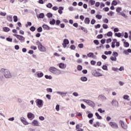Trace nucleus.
Returning a JSON list of instances; mask_svg holds the SVG:
<instances>
[{"label": "nucleus", "instance_id": "1", "mask_svg": "<svg viewBox=\"0 0 131 131\" xmlns=\"http://www.w3.org/2000/svg\"><path fill=\"white\" fill-rule=\"evenodd\" d=\"M1 72L3 74L5 78H12L13 75L10 70L7 69L2 68L1 69Z\"/></svg>", "mask_w": 131, "mask_h": 131}, {"label": "nucleus", "instance_id": "2", "mask_svg": "<svg viewBox=\"0 0 131 131\" xmlns=\"http://www.w3.org/2000/svg\"><path fill=\"white\" fill-rule=\"evenodd\" d=\"M49 71L54 75H60L61 74V70L54 67H51L49 68Z\"/></svg>", "mask_w": 131, "mask_h": 131}, {"label": "nucleus", "instance_id": "3", "mask_svg": "<svg viewBox=\"0 0 131 131\" xmlns=\"http://www.w3.org/2000/svg\"><path fill=\"white\" fill-rule=\"evenodd\" d=\"M35 102L38 108H41L43 106V101L41 99H37L36 100Z\"/></svg>", "mask_w": 131, "mask_h": 131}, {"label": "nucleus", "instance_id": "4", "mask_svg": "<svg viewBox=\"0 0 131 131\" xmlns=\"http://www.w3.org/2000/svg\"><path fill=\"white\" fill-rule=\"evenodd\" d=\"M83 102H84L85 103H86L88 105L90 106V107H95V102L93 101H92L91 100H88V99H83Z\"/></svg>", "mask_w": 131, "mask_h": 131}, {"label": "nucleus", "instance_id": "5", "mask_svg": "<svg viewBox=\"0 0 131 131\" xmlns=\"http://www.w3.org/2000/svg\"><path fill=\"white\" fill-rule=\"evenodd\" d=\"M109 124L110 126L114 129H117V128H118V124L115 122H110Z\"/></svg>", "mask_w": 131, "mask_h": 131}, {"label": "nucleus", "instance_id": "6", "mask_svg": "<svg viewBox=\"0 0 131 131\" xmlns=\"http://www.w3.org/2000/svg\"><path fill=\"white\" fill-rule=\"evenodd\" d=\"M92 74L93 75H94V76H102V74H101V73L97 71L96 70H93L92 71Z\"/></svg>", "mask_w": 131, "mask_h": 131}, {"label": "nucleus", "instance_id": "7", "mask_svg": "<svg viewBox=\"0 0 131 131\" xmlns=\"http://www.w3.org/2000/svg\"><path fill=\"white\" fill-rule=\"evenodd\" d=\"M119 123H120L121 127L124 128V129H126V128H127V125H126L123 121L120 120Z\"/></svg>", "mask_w": 131, "mask_h": 131}, {"label": "nucleus", "instance_id": "8", "mask_svg": "<svg viewBox=\"0 0 131 131\" xmlns=\"http://www.w3.org/2000/svg\"><path fill=\"white\" fill-rule=\"evenodd\" d=\"M56 94H57L58 95H59V96H61V97H65V96H66L68 94L67 92H61V91H57Z\"/></svg>", "mask_w": 131, "mask_h": 131}, {"label": "nucleus", "instance_id": "9", "mask_svg": "<svg viewBox=\"0 0 131 131\" xmlns=\"http://www.w3.org/2000/svg\"><path fill=\"white\" fill-rule=\"evenodd\" d=\"M67 45H69V40L68 39H64L62 43L63 47L65 49L67 47Z\"/></svg>", "mask_w": 131, "mask_h": 131}, {"label": "nucleus", "instance_id": "10", "mask_svg": "<svg viewBox=\"0 0 131 131\" xmlns=\"http://www.w3.org/2000/svg\"><path fill=\"white\" fill-rule=\"evenodd\" d=\"M38 50L40 51V52H46L47 51V48H46V47H45V46L42 45H40V46H39L38 47Z\"/></svg>", "mask_w": 131, "mask_h": 131}, {"label": "nucleus", "instance_id": "11", "mask_svg": "<svg viewBox=\"0 0 131 131\" xmlns=\"http://www.w3.org/2000/svg\"><path fill=\"white\" fill-rule=\"evenodd\" d=\"M20 120L21 122H23V123H24L25 125H27L29 124V123L27 122V120H26V119H25V118L23 117L20 118Z\"/></svg>", "mask_w": 131, "mask_h": 131}, {"label": "nucleus", "instance_id": "12", "mask_svg": "<svg viewBox=\"0 0 131 131\" xmlns=\"http://www.w3.org/2000/svg\"><path fill=\"white\" fill-rule=\"evenodd\" d=\"M27 117L30 119V120H32L35 117L34 114L32 113H29L27 115Z\"/></svg>", "mask_w": 131, "mask_h": 131}, {"label": "nucleus", "instance_id": "13", "mask_svg": "<svg viewBox=\"0 0 131 131\" xmlns=\"http://www.w3.org/2000/svg\"><path fill=\"white\" fill-rule=\"evenodd\" d=\"M34 126H39V122L36 120H34L31 123Z\"/></svg>", "mask_w": 131, "mask_h": 131}, {"label": "nucleus", "instance_id": "14", "mask_svg": "<svg viewBox=\"0 0 131 131\" xmlns=\"http://www.w3.org/2000/svg\"><path fill=\"white\" fill-rule=\"evenodd\" d=\"M58 66L60 69H65L66 68V64H64V63H59Z\"/></svg>", "mask_w": 131, "mask_h": 131}, {"label": "nucleus", "instance_id": "15", "mask_svg": "<svg viewBox=\"0 0 131 131\" xmlns=\"http://www.w3.org/2000/svg\"><path fill=\"white\" fill-rule=\"evenodd\" d=\"M112 103L113 106H115L116 107L118 106V101L115 99L113 100Z\"/></svg>", "mask_w": 131, "mask_h": 131}, {"label": "nucleus", "instance_id": "16", "mask_svg": "<svg viewBox=\"0 0 131 131\" xmlns=\"http://www.w3.org/2000/svg\"><path fill=\"white\" fill-rule=\"evenodd\" d=\"M98 100H100L101 101H103V100H106V97L104 95H100L98 96Z\"/></svg>", "mask_w": 131, "mask_h": 131}, {"label": "nucleus", "instance_id": "17", "mask_svg": "<svg viewBox=\"0 0 131 131\" xmlns=\"http://www.w3.org/2000/svg\"><path fill=\"white\" fill-rule=\"evenodd\" d=\"M42 28H43L44 30H50L51 28L48 25H43Z\"/></svg>", "mask_w": 131, "mask_h": 131}, {"label": "nucleus", "instance_id": "18", "mask_svg": "<svg viewBox=\"0 0 131 131\" xmlns=\"http://www.w3.org/2000/svg\"><path fill=\"white\" fill-rule=\"evenodd\" d=\"M17 39H19V40H21L22 41H24L25 40V38L23 36H21L20 35H18Z\"/></svg>", "mask_w": 131, "mask_h": 131}, {"label": "nucleus", "instance_id": "19", "mask_svg": "<svg viewBox=\"0 0 131 131\" xmlns=\"http://www.w3.org/2000/svg\"><path fill=\"white\" fill-rule=\"evenodd\" d=\"M118 15H119L120 16H122V17L125 18V19H126V18H128L127 15H126V14H125V13H124V12H121V13L118 14Z\"/></svg>", "mask_w": 131, "mask_h": 131}, {"label": "nucleus", "instance_id": "20", "mask_svg": "<svg viewBox=\"0 0 131 131\" xmlns=\"http://www.w3.org/2000/svg\"><path fill=\"white\" fill-rule=\"evenodd\" d=\"M64 10V8H63L62 7H59V9H58V13L59 14H60V15H62V14H63V10Z\"/></svg>", "mask_w": 131, "mask_h": 131}, {"label": "nucleus", "instance_id": "21", "mask_svg": "<svg viewBox=\"0 0 131 131\" xmlns=\"http://www.w3.org/2000/svg\"><path fill=\"white\" fill-rule=\"evenodd\" d=\"M91 22V20H90V18L86 17L84 20V23L85 24H90V23Z\"/></svg>", "mask_w": 131, "mask_h": 131}, {"label": "nucleus", "instance_id": "22", "mask_svg": "<svg viewBox=\"0 0 131 131\" xmlns=\"http://www.w3.org/2000/svg\"><path fill=\"white\" fill-rule=\"evenodd\" d=\"M12 18H13V16L12 15H7V20L9 21V22H12L13 20L12 19Z\"/></svg>", "mask_w": 131, "mask_h": 131}, {"label": "nucleus", "instance_id": "23", "mask_svg": "<svg viewBox=\"0 0 131 131\" xmlns=\"http://www.w3.org/2000/svg\"><path fill=\"white\" fill-rule=\"evenodd\" d=\"M37 77H38L39 78H41L43 76V74L42 73V72H38L37 73Z\"/></svg>", "mask_w": 131, "mask_h": 131}, {"label": "nucleus", "instance_id": "24", "mask_svg": "<svg viewBox=\"0 0 131 131\" xmlns=\"http://www.w3.org/2000/svg\"><path fill=\"white\" fill-rule=\"evenodd\" d=\"M121 11H122V8L121 7H118L116 9V12L118 13V14H120V13H121L120 12H121Z\"/></svg>", "mask_w": 131, "mask_h": 131}, {"label": "nucleus", "instance_id": "25", "mask_svg": "<svg viewBox=\"0 0 131 131\" xmlns=\"http://www.w3.org/2000/svg\"><path fill=\"white\" fill-rule=\"evenodd\" d=\"M129 96L128 95H124L123 99L126 100L127 101H130V99L129 98Z\"/></svg>", "mask_w": 131, "mask_h": 131}, {"label": "nucleus", "instance_id": "26", "mask_svg": "<svg viewBox=\"0 0 131 131\" xmlns=\"http://www.w3.org/2000/svg\"><path fill=\"white\" fill-rule=\"evenodd\" d=\"M87 56L89 58H91V57L92 58H94L95 57V56L94 55V53H89V54H87Z\"/></svg>", "mask_w": 131, "mask_h": 131}, {"label": "nucleus", "instance_id": "27", "mask_svg": "<svg viewBox=\"0 0 131 131\" xmlns=\"http://www.w3.org/2000/svg\"><path fill=\"white\" fill-rule=\"evenodd\" d=\"M45 17V14L43 13H40L39 15H37V18H40L41 19H43Z\"/></svg>", "mask_w": 131, "mask_h": 131}, {"label": "nucleus", "instance_id": "28", "mask_svg": "<svg viewBox=\"0 0 131 131\" xmlns=\"http://www.w3.org/2000/svg\"><path fill=\"white\" fill-rule=\"evenodd\" d=\"M55 24H56V20H55V19H53L52 20L50 21V24L51 25H55Z\"/></svg>", "mask_w": 131, "mask_h": 131}, {"label": "nucleus", "instance_id": "29", "mask_svg": "<svg viewBox=\"0 0 131 131\" xmlns=\"http://www.w3.org/2000/svg\"><path fill=\"white\" fill-rule=\"evenodd\" d=\"M80 80L81 81H86L88 80V78L86 77H81Z\"/></svg>", "mask_w": 131, "mask_h": 131}, {"label": "nucleus", "instance_id": "30", "mask_svg": "<svg viewBox=\"0 0 131 131\" xmlns=\"http://www.w3.org/2000/svg\"><path fill=\"white\" fill-rule=\"evenodd\" d=\"M113 35V33L111 31H110L107 34H105V35H107V36H108L110 37V36H112Z\"/></svg>", "mask_w": 131, "mask_h": 131}, {"label": "nucleus", "instance_id": "31", "mask_svg": "<svg viewBox=\"0 0 131 131\" xmlns=\"http://www.w3.org/2000/svg\"><path fill=\"white\" fill-rule=\"evenodd\" d=\"M95 115L97 117L98 119H102V116H100V115H99V113H96Z\"/></svg>", "mask_w": 131, "mask_h": 131}, {"label": "nucleus", "instance_id": "32", "mask_svg": "<svg viewBox=\"0 0 131 131\" xmlns=\"http://www.w3.org/2000/svg\"><path fill=\"white\" fill-rule=\"evenodd\" d=\"M45 78H46V79H52L53 78V77H52V76L51 75H45Z\"/></svg>", "mask_w": 131, "mask_h": 131}, {"label": "nucleus", "instance_id": "33", "mask_svg": "<svg viewBox=\"0 0 131 131\" xmlns=\"http://www.w3.org/2000/svg\"><path fill=\"white\" fill-rule=\"evenodd\" d=\"M89 3L91 4V6H94L96 4V1L95 0H90Z\"/></svg>", "mask_w": 131, "mask_h": 131}, {"label": "nucleus", "instance_id": "34", "mask_svg": "<svg viewBox=\"0 0 131 131\" xmlns=\"http://www.w3.org/2000/svg\"><path fill=\"white\" fill-rule=\"evenodd\" d=\"M124 47H125V48H128V47H129V43L126 41L124 42Z\"/></svg>", "mask_w": 131, "mask_h": 131}, {"label": "nucleus", "instance_id": "35", "mask_svg": "<svg viewBox=\"0 0 131 131\" xmlns=\"http://www.w3.org/2000/svg\"><path fill=\"white\" fill-rule=\"evenodd\" d=\"M3 30H4V31H5V32H8L10 31V28H8V27L3 28Z\"/></svg>", "mask_w": 131, "mask_h": 131}, {"label": "nucleus", "instance_id": "36", "mask_svg": "<svg viewBox=\"0 0 131 131\" xmlns=\"http://www.w3.org/2000/svg\"><path fill=\"white\" fill-rule=\"evenodd\" d=\"M110 59L112 60V61H116V60H117V58H116L115 56H111Z\"/></svg>", "mask_w": 131, "mask_h": 131}, {"label": "nucleus", "instance_id": "37", "mask_svg": "<svg viewBox=\"0 0 131 131\" xmlns=\"http://www.w3.org/2000/svg\"><path fill=\"white\" fill-rule=\"evenodd\" d=\"M81 30H83V31L85 33H88V30L85 29V28L82 27H81Z\"/></svg>", "mask_w": 131, "mask_h": 131}, {"label": "nucleus", "instance_id": "38", "mask_svg": "<svg viewBox=\"0 0 131 131\" xmlns=\"http://www.w3.org/2000/svg\"><path fill=\"white\" fill-rule=\"evenodd\" d=\"M77 70H78V71H81V70H82V66L78 65L77 66Z\"/></svg>", "mask_w": 131, "mask_h": 131}, {"label": "nucleus", "instance_id": "39", "mask_svg": "<svg viewBox=\"0 0 131 131\" xmlns=\"http://www.w3.org/2000/svg\"><path fill=\"white\" fill-rule=\"evenodd\" d=\"M115 36H117V37H121V33H116L115 34Z\"/></svg>", "mask_w": 131, "mask_h": 131}, {"label": "nucleus", "instance_id": "40", "mask_svg": "<svg viewBox=\"0 0 131 131\" xmlns=\"http://www.w3.org/2000/svg\"><path fill=\"white\" fill-rule=\"evenodd\" d=\"M47 16L48 18H52L53 17V14H52L51 13H48L47 14Z\"/></svg>", "mask_w": 131, "mask_h": 131}, {"label": "nucleus", "instance_id": "41", "mask_svg": "<svg viewBox=\"0 0 131 131\" xmlns=\"http://www.w3.org/2000/svg\"><path fill=\"white\" fill-rule=\"evenodd\" d=\"M96 18H97V19L100 20V19H102V15H101L100 14H97L96 15Z\"/></svg>", "mask_w": 131, "mask_h": 131}, {"label": "nucleus", "instance_id": "42", "mask_svg": "<svg viewBox=\"0 0 131 131\" xmlns=\"http://www.w3.org/2000/svg\"><path fill=\"white\" fill-rule=\"evenodd\" d=\"M102 69L103 70H105L106 71H108V67L107 66H103Z\"/></svg>", "mask_w": 131, "mask_h": 131}, {"label": "nucleus", "instance_id": "43", "mask_svg": "<svg viewBox=\"0 0 131 131\" xmlns=\"http://www.w3.org/2000/svg\"><path fill=\"white\" fill-rule=\"evenodd\" d=\"M47 92H48V93H53V89H51V88H47L46 89Z\"/></svg>", "mask_w": 131, "mask_h": 131}, {"label": "nucleus", "instance_id": "44", "mask_svg": "<svg viewBox=\"0 0 131 131\" xmlns=\"http://www.w3.org/2000/svg\"><path fill=\"white\" fill-rule=\"evenodd\" d=\"M112 6H116L117 5V2L115 0H114L112 3Z\"/></svg>", "mask_w": 131, "mask_h": 131}, {"label": "nucleus", "instance_id": "45", "mask_svg": "<svg viewBox=\"0 0 131 131\" xmlns=\"http://www.w3.org/2000/svg\"><path fill=\"white\" fill-rule=\"evenodd\" d=\"M114 14V12H113V11H110L109 13H107V15L108 16H113Z\"/></svg>", "mask_w": 131, "mask_h": 131}, {"label": "nucleus", "instance_id": "46", "mask_svg": "<svg viewBox=\"0 0 131 131\" xmlns=\"http://www.w3.org/2000/svg\"><path fill=\"white\" fill-rule=\"evenodd\" d=\"M46 7H47V8H49V9H51L52 7H53V5H52V4L51 3H49L46 5Z\"/></svg>", "mask_w": 131, "mask_h": 131}, {"label": "nucleus", "instance_id": "47", "mask_svg": "<svg viewBox=\"0 0 131 131\" xmlns=\"http://www.w3.org/2000/svg\"><path fill=\"white\" fill-rule=\"evenodd\" d=\"M104 54H105V55H111V54H112V51H105Z\"/></svg>", "mask_w": 131, "mask_h": 131}, {"label": "nucleus", "instance_id": "48", "mask_svg": "<svg viewBox=\"0 0 131 131\" xmlns=\"http://www.w3.org/2000/svg\"><path fill=\"white\" fill-rule=\"evenodd\" d=\"M36 43L37 46H38V48L39 47H40V46L42 45H41V43L39 41H38V40H37V41L36 42Z\"/></svg>", "mask_w": 131, "mask_h": 131}, {"label": "nucleus", "instance_id": "49", "mask_svg": "<svg viewBox=\"0 0 131 131\" xmlns=\"http://www.w3.org/2000/svg\"><path fill=\"white\" fill-rule=\"evenodd\" d=\"M56 111H60V105L59 104H57L55 108Z\"/></svg>", "mask_w": 131, "mask_h": 131}, {"label": "nucleus", "instance_id": "50", "mask_svg": "<svg viewBox=\"0 0 131 131\" xmlns=\"http://www.w3.org/2000/svg\"><path fill=\"white\" fill-rule=\"evenodd\" d=\"M93 116H94V115L92 113L89 114L88 115V118H93Z\"/></svg>", "mask_w": 131, "mask_h": 131}, {"label": "nucleus", "instance_id": "51", "mask_svg": "<svg viewBox=\"0 0 131 131\" xmlns=\"http://www.w3.org/2000/svg\"><path fill=\"white\" fill-rule=\"evenodd\" d=\"M93 42H94L95 45H96L97 46H98V45H99V44L100 43V42H99V40H94L93 41Z\"/></svg>", "mask_w": 131, "mask_h": 131}, {"label": "nucleus", "instance_id": "52", "mask_svg": "<svg viewBox=\"0 0 131 131\" xmlns=\"http://www.w3.org/2000/svg\"><path fill=\"white\" fill-rule=\"evenodd\" d=\"M98 111L100 112V113H104L105 112V110H102V108H99Z\"/></svg>", "mask_w": 131, "mask_h": 131}, {"label": "nucleus", "instance_id": "53", "mask_svg": "<svg viewBox=\"0 0 131 131\" xmlns=\"http://www.w3.org/2000/svg\"><path fill=\"white\" fill-rule=\"evenodd\" d=\"M13 19L14 22H17V21H18V17L16 15L13 16Z\"/></svg>", "mask_w": 131, "mask_h": 131}, {"label": "nucleus", "instance_id": "54", "mask_svg": "<svg viewBox=\"0 0 131 131\" xmlns=\"http://www.w3.org/2000/svg\"><path fill=\"white\" fill-rule=\"evenodd\" d=\"M31 49L32 50H34V51H35L36 50H37V48L36 46H32L31 47Z\"/></svg>", "mask_w": 131, "mask_h": 131}, {"label": "nucleus", "instance_id": "55", "mask_svg": "<svg viewBox=\"0 0 131 131\" xmlns=\"http://www.w3.org/2000/svg\"><path fill=\"white\" fill-rule=\"evenodd\" d=\"M37 31H38V32H42V28H41V27H39L37 29Z\"/></svg>", "mask_w": 131, "mask_h": 131}, {"label": "nucleus", "instance_id": "56", "mask_svg": "<svg viewBox=\"0 0 131 131\" xmlns=\"http://www.w3.org/2000/svg\"><path fill=\"white\" fill-rule=\"evenodd\" d=\"M78 47L79 48V49H82L83 48V44L80 43L78 45Z\"/></svg>", "mask_w": 131, "mask_h": 131}, {"label": "nucleus", "instance_id": "57", "mask_svg": "<svg viewBox=\"0 0 131 131\" xmlns=\"http://www.w3.org/2000/svg\"><path fill=\"white\" fill-rule=\"evenodd\" d=\"M6 40H7V41H10V42H12V41H13V39H12L11 38L7 37L6 38Z\"/></svg>", "mask_w": 131, "mask_h": 131}, {"label": "nucleus", "instance_id": "58", "mask_svg": "<svg viewBox=\"0 0 131 131\" xmlns=\"http://www.w3.org/2000/svg\"><path fill=\"white\" fill-rule=\"evenodd\" d=\"M102 27L104 29H107V28H108V25H106V24H103L102 25Z\"/></svg>", "mask_w": 131, "mask_h": 131}, {"label": "nucleus", "instance_id": "59", "mask_svg": "<svg viewBox=\"0 0 131 131\" xmlns=\"http://www.w3.org/2000/svg\"><path fill=\"white\" fill-rule=\"evenodd\" d=\"M91 23L92 25H94V24H95L96 23V20H95V19H93L91 21Z\"/></svg>", "mask_w": 131, "mask_h": 131}, {"label": "nucleus", "instance_id": "60", "mask_svg": "<svg viewBox=\"0 0 131 131\" xmlns=\"http://www.w3.org/2000/svg\"><path fill=\"white\" fill-rule=\"evenodd\" d=\"M113 55L115 56V57H118V53L117 52H113Z\"/></svg>", "mask_w": 131, "mask_h": 131}, {"label": "nucleus", "instance_id": "61", "mask_svg": "<svg viewBox=\"0 0 131 131\" xmlns=\"http://www.w3.org/2000/svg\"><path fill=\"white\" fill-rule=\"evenodd\" d=\"M70 49H71V50H75L76 47L74 45H71L70 46Z\"/></svg>", "mask_w": 131, "mask_h": 131}, {"label": "nucleus", "instance_id": "62", "mask_svg": "<svg viewBox=\"0 0 131 131\" xmlns=\"http://www.w3.org/2000/svg\"><path fill=\"white\" fill-rule=\"evenodd\" d=\"M30 30H31V31H35V27H31Z\"/></svg>", "mask_w": 131, "mask_h": 131}, {"label": "nucleus", "instance_id": "63", "mask_svg": "<svg viewBox=\"0 0 131 131\" xmlns=\"http://www.w3.org/2000/svg\"><path fill=\"white\" fill-rule=\"evenodd\" d=\"M51 95L50 94H47L46 95V98H47V99H48V100H51Z\"/></svg>", "mask_w": 131, "mask_h": 131}, {"label": "nucleus", "instance_id": "64", "mask_svg": "<svg viewBox=\"0 0 131 131\" xmlns=\"http://www.w3.org/2000/svg\"><path fill=\"white\" fill-rule=\"evenodd\" d=\"M103 21L104 23H106V24L109 22V20L107 18L103 19Z\"/></svg>", "mask_w": 131, "mask_h": 131}]
</instances>
